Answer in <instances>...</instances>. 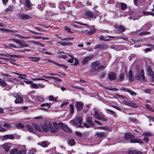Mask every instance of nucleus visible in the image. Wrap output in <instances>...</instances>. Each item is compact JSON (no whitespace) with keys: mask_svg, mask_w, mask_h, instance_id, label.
<instances>
[{"mask_svg":"<svg viewBox=\"0 0 154 154\" xmlns=\"http://www.w3.org/2000/svg\"><path fill=\"white\" fill-rule=\"evenodd\" d=\"M100 63L98 61H96L93 62L92 64V67L91 69V72H94L96 71L97 72L100 71L104 70L106 66H99Z\"/></svg>","mask_w":154,"mask_h":154,"instance_id":"1","label":"nucleus"},{"mask_svg":"<svg viewBox=\"0 0 154 154\" xmlns=\"http://www.w3.org/2000/svg\"><path fill=\"white\" fill-rule=\"evenodd\" d=\"M42 128L43 131L46 132H48L49 130L54 133L57 132V130H54L51 123L50 122H47L42 126Z\"/></svg>","mask_w":154,"mask_h":154,"instance_id":"2","label":"nucleus"},{"mask_svg":"<svg viewBox=\"0 0 154 154\" xmlns=\"http://www.w3.org/2000/svg\"><path fill=\"white\" fill-rule=\"evenodd\" d=\"M94 116L96 119L99 120H101L104 121H106L107 120L106 117L104 115L100 114L97 111H94Z\"/></svg>","mask_w":154,"mask_h":154,"instance_id":"3","label":"nucleus"},{"mask_svg":"<svg viewBox=\"0 0 154 154\" xmlns=\"http://www.w3.org/2000/svg\"><path fill=\"white\" fill-rule=\"evenodd\" d=\"M140 76L143 81H146L144 77V72L143 69H141L137 72V74L135 76V79L137 80H140L141 79Z\"/></svg>","mask_w":154,"mask_h":154,"instance_id":"4","label":"nucleus"},{"mask_svg":"<svg viewBox=\"0 0 154 154\" xmlns=\"http://www.w3.org/2000/svg\"><path fill=\"white\" fill-rule=\"evenodd\" d=\"M82 118L79 117H77L74 119L70 121L73 125H78L79 124H82Z\"/></svg>","mask_w":154,"mask_h":154,"instance_id":"5","label":"nucleus"},{"mask_svg":"<svg viewBox=\"0 0 154 154\" xmlns=\"http://www.w3.org/2000/svg\"><path fill=\"white\" fill-rule=\"evenodd\" d=\"M94 57L93 55H89L84 58L82 61V64L85 65L88 63V62L91 60Z\"/></svg>","mask_w":154,"mask_h":154,"instance_id":"6","label":"nucleus"},{"mask_svg":"<svg viewBox=\"0 0 154 154\" xmlns=\"http://www.w3.org/2000/svg\"><path fill=\"white\" fill-rule=\"evenodd\" d=\"M95 32V29H92L89 31H88L87 29H82L81 31V33H85L88 35H91L94 34Z\"/></svg>","mask_w":154,"mask_h":154,"instance_id":"7","label":"nucleus"},{"mask_svg":"<svg viewBox=\"0 0 154 154\" xmlns=\"http://www.w3.org/2000/svg\"><path fill=\"white\" fill-rule=\"evenodd\" d=\"M146 69L148 75L151 76L152 81H154V73L152 71L151 67L149 66Z\"/></svg>","mask_w":154,"mask_h":154,"instance_id":"8","label":"nucleus"},{"mask_svg":"<svg viewBox=\"0 0 154 154\" xmlns=\"http://www.w3.org/2000/svg\"><path fill=\"white\" fill-rule=\"evenodd\" d=\"M107 48V46L105 44H98L93 48V49L94 50H96L100 48L104 50Z\"/></svg>","mask_w":154,"mask_h":154,"instance_id":"9","label":"nucleus"},{"mask_svg":"<svg viewBox=\"0 0 154 154\" xmlns=\"http://www.w3.org/2000/svg\"><path fill=\"white\" fill-rule=\"evenodd\" d=\"M120 89L121 90L128 92L131 95L135 96L137 94L136 93L126 88L121 87L120 88Z\"/></svg>","mask_w":154,"mask_h":154,"instance_id":"10","label":"nucleus"},{"mask_svg":"<svg viewBox=\"0 0 154 154\" xmlns=\"http://www.w3.org/2000/svg\"><path fill=\"white\" fill-rule=\"evenodd\" d=\"M20 45V46H18L20 48H23L29 47L28 44L26 43V42L23 40H19L18 44ZM30 48V47L29 46Z\"/></svg>","mask_w":154,"mask_h":154,"instance_id":"11","label":"nucleus"},{"mask_svg":"<svg viewBox=\"0 0 154 154\" xmlns=\"http://www.w3.org/2000/svg\"><path fill=\"white\" fill-rule=\"evenodd\" d=\"M116 29L118 31V33H120L122 32L125 31V28L122 25L116 26H115Z\"/></svg>","mask_w":154,"mask_h":154,"instance_id":"12","label":"nucleus"},{"mask_svg":"<svg viewBox=\"0 0 154 154\" xmlns=\"http://www.w3.org/2000/svg\"><path fill=\"white\" fill-rule=\"evenodd\" d=\"M83 103L80 101H76L75 103V106L76 107L77 110L78 111H80L82 109Z\"/></svg>","mask_w":154,"mask_h":154,"instance_id":"13","label":"nucleus"},{"mask_svg":"<svg viewBox=\"0 0 154 154\" xmlns=\"http://www.w3.org/2000/svg\"><path fill=\"white\" fill-rule=\"evenodd\" d=\"M45 60L48 61V62H51L52 63H53L54 64H55L56 65H57V66H59L63 67H64V68H65V69H66L67 67V66H66L63 64H59L55 62L54 61H53L51 60L50 59H45Z\"/></svg>","mask_w":154,"mask_h":154,"instance_id":"14","label":"nucleus"},{"mask_svg":"<svg viewBox=\"0 0 154 154\" xmlns=\"http://www.w3.org/2000/svg\"><path fill=\"white\" fill-rule=\"evenodd\" d=\"M18 16L20 17L22 19L25 20L31 18V17L27 14L20 13L18 14Z\"/></svg>","mask_w":154,"mask_h":154,"instance_id":"15","label":"nucleus"},{"mask_svg":"<svg viewBox=\"0 0 154 154\" xmlns=\"http://www.w3.org/2000/svg\"><path fill=\"white\" fill-rule=\"evenodd\" d=\"M108 77L111 81L115 80L116 79V75L114 72H110L108 74Z\"/></svg>","mask_w":154,"mask_h":154,"instance_id":"16","label":"nucleus"},{"mask_svg":"<svg viewBox=\"0 0 154 154\" xmlns=\"http://www.w3.org/2000/svg\"><path fill=\"white\" fill-rule=\"evenodd\" d=\"M69 56L72 59H74L75 62L71 64V65L73 66H76L77 65L79 64V60L77 58H75L74 57L70 54H68Z\"/></svg>","mask_w":154,"mask_h":154,"instance_id":"17","label":"nucleus"},{"mask_svg":"<svg viewBox=\"0 0 154 154\" xmlns=\"http://www.w3.org/2000/svg\"><path fill=\"white\" fill-rule=\"evenodd\" d=\"M130 141L131 143H139L140 144H142L143 143V141L139 139H131Z\"/></svg>","mask_w":154,"mask_h":154,"instance_id":"18","label":"nucleus"},{"mask_svg":"<svg viewBox=\"0 0 154 154\" xmlns=\"http://www.w3.org/2000/svg\"><path fill=\"white\" fill-rule=\"evenodd\" d=\"M95 135L97 136L100 138H101L105 137L106 134L105 132H97Z\"/></svg>","mask_w":154,"mask_h":154,"instance_id":"19","label":"nucleus"},{"mask_svg":"<svg viewBox=\"0 0 154 154\" xmlns=\"http://www.w3.org/2000/svg\"><path fill=\"white\" fill-rule=\"evenodd\" d=\"M3 147L6 152H8L10 148L11 144L9 143H5L2 145Z\"/></svg>","mask_w":154,"mask_h":154,"instance_id":"20","label":"nucleus"},{"mask_svg":"<svg viewBox=\"0 0 154 154\" xmlns=\"http://www.w3.org/2000/svg\"><path fill=\"white\" fill-rule=\"evenodd\" d=\"M14 137V135L13 134H7L4 135L3 137L4 140H6L8 139H13Z\"/></svg>","mask_w":154,"mask_h":154,"instance_id":"21","label":"nucleus"},{"mask_svg":"<svg viewBox=\"0 0 154 154\" xmlns=\"http://www.w3.org/2000/svg\"><path fill=\"white\" fill-rule=\"evenodd\" d=\"M128 106L132 108H136L138 106V104L131 100L129 101Z\"/></svg>","mask_w":154,"mask_h":154,"instance_id":"22","label":"nucleus"},{"mask_svg":"<svg viewBox=\"0 0 154 154\" xmlns=\"http://www.w3.org/2000/svg\"><path fill=\"white\" fill-rule=\"evenodd\" d=\"M60 125H61V128L64 129L65 131L68 132L69 133L71 132V130L69 128H68L63 123H60Z\"/></svg>","mask_w":154,"mask_h":154,"instance_id":"23","label":"nucleus"},{"mask_svg":"<svg viewBox=\"0 0 154 154\" xmlns=\"http://www.w3.org/2000/svg\"><path fill=\"white\" fill-rule=\"evenodd\" d=\"M92 117H88L86 119V122L90 125L93 126L94 125V124L92 122Z\"/></svg>","mask_w":154,"mask_h":154,"instance_id":"24","label":"nucleus"},{"mask_svg":"<svg viewBox=\"0 0 154 154\" xmlns=\"http://www.w3.org/2000/svg\"><path fill=\"white\" fill-rule=\"evenodd\" d=\"M25 4L28 8L29 9H32V4H31L29 0H25Z\"/></svg>","mask_w":154,"mask_h":154,"instance_id":"25","label":"nucleus"},{"mask_svg":"<svg viewBox=\"0 0 154 154\" xmlns=\"http://www.w3.org/2000/svg\"><path fill=\"white\" fill-rule=\"evenodd\" d=\"M129 154H142L143 153L140 151L137 150H134L129 151L128 152Z\"/></svg>","mask_w":154,"mask_h":154,"instance_id":"26","label":"nucleus"},{"mask_svg":"<svg viewBox=\"0 0 154 154\" xmlns=\"http://www.w3.org/2000/svg\"><path fill=\"white\" fill-rule=\"evenodd\" d=\"M49 143L47 141H43L38 143V145H40L43 147H47L49 145Z\"/></svg>","mask_w":154,"mask_h":154,"instance_id":"27","label":"nucleus"},{"mask_svg":"<svg viewBox=\"0 0 154 154\" xmlns=\"http://www.w3.org/2000/svg\"><path fill=\"white\" fill-rule=\"evenodd\" d=\"M85 14L86 16L88 17L92 18L94 16L93 13L89 11H86Z\"/></svg>","mask_w":154,"mask_h":154,"instance_id":"28","label":"nucleus"},{"mask_svg":"<svg viewBox=\"0 0 154 154\" xmlns=\"http://www.w3.org/2000/svg\"><path fill=\"white\" fill-rule=\"evenodd\" d=\"M103 88L107 89L108 90H111L113 91H117L118 90V89L116 88H111V87L109 86H103Z\"/></svg>","mask_w":154,"mask_h":154,"instance_id":"29","label":"nucleus"},{"mask_svg":"<svg viewBox=\"0 0 154 154\" xmlns=\"http://www.w3.org/2000/svg\"><path fill=\"white\" fill-rule=\"evenodd\" d=\"M124 138L126 139H128L134 138L133 135L130 134H125L124 136Z\"/></svg>","mask_w":154,"mask_h":154,"instance_id":"30","label":"nucleus"},{"mask_svg":"<svg viewBox=\"0 0 154 154\" xmlns=\"http://www.w3.org/2000/svg\"><path fill=\"white\" fill-rule=\"evenodd\" d=\"M6 82L2 79L0 78V85L2 87H5L7 85Z\"/></svg>","mask_w":154,"mask_h":154,"instance_id":"31","label":"nucleus"},{"mask_svg":"<svg viewBox=\"0 0 154 154\" xmlns=\"http://www.w3.org/2000/svg\"><path fill=\"white\" fill-rule=\"evenodd\" d=\"M129 80L131 81H133L134 80V77L133 75V72L131 71H129L128 72Z\"/></svg>","mask_w":154,"mask_h":154,"instance_id":"32","label":"nucleus"},{"mask_svg":"<svg viewBox=\"0 0 154 154\" xmlns=\"http://www.w3.org/2000/svg\"><path fill=\"white\" fill-rule=\"evenodd\" d=\"M120 4L121 5V8L122 9L125 10L127 8V5L126 4L120 2Z\"/></svg>","mask_w":154,"mask_h":154,"instance_id":"33","label":"nucleus"},{"mask_svg":"<svg viewBox=\"0 0 154 154\" xmlns=\"http://www.w3.org/2000/svg\"><path fill=\"white\" fill-rule=\"evenodd\" d=\"M14 74H15L17 75H19V76L18 77L19 78L22 79H26L25 77H26V75H22L16 72H14Z\"/></svg>","mask_w":154,"mask_h":154,"instance_id":"34","label":"nucleus"},{"mask_svg":"<svg viewBox=\"0 0 154 154\" xmlns=\"http://www.w3.org/2000/svg\"><path fill=\"white\" fill-rule=\"evenodd\" d=\"M142 135L146 136L151 137L153 135V134L150 132L146 131L143 133Z\"/></svg>","mask_w":154,"mask_h":154,"instance_id":"35","label":"nucleus"},{"mask_svg":"<svg viewBox=\"0 0 154 154\" xmlns=\"http://www.w3.org/2000/svg\"><path fill=\"white\" fill-rule=\"evenodd\" d=\"M59 123V124L57 123H56V122H54L53 123V125H54V127L55 128H54V130H55V129L57 130V129H58V128H60V126H61V125H60V123Z\"/></svg>","mask_w":154,"mask_h":154,"instance_id":"36","label":"nucleus"},{"mask_svg":"<svg viewBox=\"0 0 154 154\" xmlns=\"http://www.w3.org/2000/svg\"><path fill=\"white\" fill-rule=\"evenodd\" d=\"M69 107L70 114H72L73 113L74 110V106L72 104H70Z\"/></svg>","mask_w":154,"mask_h":154,"instance_id":"37","label":"nucleus"},{"mask_svg":"<svg viewBox=\"0 0 154 154\" xmlns=\"http://www.w3.org/2000/svg\"><path fill=\"white\" fill-rule=\"evenodd\" d=\"M7 81L11 83H14V80H17L16 79L14 78H12L11 77V76L9 77H8L7 79Z\"/></svg>","mask_w":154,"mask_h":154,"instance_id":"38","label":"nucleus"},{"mask_svg":"<svg viewBox=\"0 0 154 154\" xmlns=\"http://www.w3.org/2000/svg\"><path fill=\"white\" fill-rule=\"evenodd\" d=\"M68 144L70 146H72L75 145V141L73 139H71L68 142Z\"/></svg>","mask_w":154,"mask_h":154,"instance_id":"39","label":"nucleus"},{"mask_svg":"<svg viewBox=\"0 0 154 154\" xmlns=\"http://www.w3.org/2000/svg\"><path fill=\"white\" fill-rule=\"evenodd\" d=\"M0 30L2 31H3L5 32H16V31H14L13 30H11L10 29H5V28H1L0 29Z\"/></svg>","mask_w":154,"mask_h":154,"instance_id":"40","label":"nucleus"},{"mask_svg":"<svg viewBox=\"0 0 154 154\" xmlns=\"http://www.w3.org/2000/svg\"><path fill=\"white\" fill-rule=\"evenodd\" d=\"M26 152L24 149H22L18 150H17L16 154H25Z\"/></svg>","mask_w":154,"mask_h":154,"instance_id":"41","label":"nucleus"},{"mask_svg":"<svg viewBox=\"0 0 154 154\" xmlns=\"http://www.w3.org/2000/svg\"><path fill=\"white\" fill-rule=\"evenodd\" d=\"M26 127L30 132L32 133L34 132V130L33 129L31 126L29 125H27L26 126Z\"/></svg>","mask_w":154,"mask_h":154,"instance_id":"42","label":"nucleus"},{"mask_svg":"<svg viewBox=\"0 0 154 154\" xmlns=\"http://www.w3.org/2000/svg\"><path fill=\"white\" fill-rule=\"evenodd\" d=\"M30 87L32 88L37 89L38 88V84L36 83H31L30 85Z\"/></svg>","mask_w":154,"mask_h":154,"instance_id":"43","label":"nucleus"},{"mask_svg":"<svg viewBox=\"0 0 154 154\" xmlns=\"http://www.w3.org/2000/svg\"><path fill=\"white\" fill-rule=\"evenodd\" d=\"M46 50H47L46 49L43 48L42 51H41L42 53H43L44 54H49V55H54V54L52 53L46 52Z\"/></svg>","mask_w":154,"mask_h":154,"instance_id":"44","label":"nucleus"},{"mask_svg":"<svg viewBox=\"0 0 154 154\" xmlns=\"http://www.w3.org/2000/svg\"><path fill=\"white\" fill-rule=\"evenodd\" d=\"M17 150V149L14 148L11 149L10 151V153L11 154H14L16 153Z\"/></svg>","mask_w":154,"mask_h":154,"instance_id":"45","label":"nucleus"},{"mask_svg":"<svg viewBox=\"0 0 154 154\" xmlns=\"http://www.w3.org/2000/svg\"><path fill=\"white\" fill-rule=\"evenodd\" d=\"M59 38L63 41H68L73 39V37L67 38H61V37H59Z\"/></svg>","mask_w":154,"mask_h":154,"instance_id":"46","label":"nucleus"},{"mask_svg":"<svg viewBox=\"0 0 154 154\" xmlns=\"http://www.w3.org/2000/svg\"><path fill=\"white\" fill-rule=\"evenodd\" d=\"M32 125L33 127L38 131H39L40 129V128L37 124L33 123L32 124Z\"/></svg>","mask_w":154,"mask_h":154,"instance_id":"47","label":"nucleus"},{"mask_svg":"<svg viewBox=\"0 0 154 154\" xmlns=\"http://www.w3.org/2000/svg\"><path fill=\"white\" fill-rule=\"evenodd\" d=\"M14 7L13 6L11 5L9 6L8 7L6 8L5 10V11L6 12H7L9 11H12L14 9Z\"/></svg>","mask_w":154,"mask_h":154,"instance_id":"48","label":"nucleus"},{"mask_svg":"<svg viewBox=\"0 0 154 154\" xmlns=\"http://www.w3.org/2000/svg\"><path fill=\"white\" fill-rule=\"evenodd\" d=\"M51 104V103H44L43 104H42L40 106L42 107L43 106H47L48 108H50V105Z\"/></svg>","mask_w":154,"mask_h":154,"instance_id":"49","label":"nucleus"},{"mask_svg":"<svg viewBox=\"0 0 154 154\" xmlns=\"http://www.w3.org/2000/svg\"><path fill=\"white\" fill-rule=\"evenodd\" d=\"M143 14H146V15H149L154 16V13L150 12L143 11Z\"/></svg>","mask_w":154,"mask_h":154,"instance_id":"50","label":"nucleus"},{"mask_svg":"<svg viewBox=\"0 0 154 154\" xmlns=\"http://www.w3.org/2000/svg\"><path fill=\"white\" fill-rule=\"evenodd\" d=\"M73 45L72 43L71 42H63L61 43V45L63 46L65 45Z\"/></svg>","mask_w":154,"mask_h":154,"instance_id":"51","label":"nucleus"},{"mask_svg":"<svg viewBox=\"0 0 154 154\" xmlns=\"http://www.w3.org/2000/svg\"><path fill=\"white\" fill-rule=\"evenodd\" d=\"M23 99L22 97H20L16 99L15 100V103H20L22 101Z\"/></svg>","mask_w":154,"mask_h":154,"instance_id":"52","label":"nucleus"},{"mask_svg":"<svg viewBox=\"0 0 154 154\" xmlns=\"http://www.w3.org/2000/svg\"><path fill=\"white\" fill-rule=\"evenodd\" d=\"M16 127L18 128H22L24 127L23 125L21 123H19L16 125Z\"/></svg>","mask_w":154,"mask_h":154,"instance_id":"53","label":"nucleus"},{"mask_svg":"<svg viewBox=\"0 0 154 154\" xmlns=\"http://www.w3.org/2000/svg\"><path fill=\"white\" fill-rule=\"evenodd\" d=\"M30 58L32 59L31 60L33 61H37L40 59V58L38 57H31Z\"/></svg>","mask_w":154,"mask_h":154,"instance_id":"54","label":"nucleus"},{"mask_svg":"<svg viewBox=\"0 0 154 154\" xmlns=\"http://www.w3.org/2000/svg\"><path fill=\"white\" fill-rule=\"evenodd\" d=\"M106 72L104 71L102 72L100 74V75L99 76V77L101 78H103L105 77L106 75Z\"/></svg>","mask_w":154,"mask_h":154,"instance_id":"55","label":"nucleus"},{"mask_svg":"<svg viewBox=\"0 0 154 154\" xmlns=\"http://www.w3.org/2000/svg\"><path fill=\"white\" fill-rule=\"evenodd\" d=\"M3 126L8 129H9L11 128L10 125L7 123H4L3 124Z\"/></svg>","mask_w":154,"mask_h":154,"instance_id":"56","label":"nucleus"},{"mask_svg":"<svg viewBox=\"0 0 154 154\" xmlns=\"http://www.w3.org/2000/svg\"><path fill=\"white\" fill-rule=\"evenodd\" d=\"M124 78V75L123 73L119 75V80L122 81Z\"/></svg>","mask_w":154,"mask_h":154,"instance_id":"57","label":"nucleus"},{"mask_svg":"<svg viewBox=\"0 0 154 154\" xmlns=\"http://www.w3.org/2000/svg\"><path fill=\"white\" fill-rule=\"evenodd\" d=\"M129 122L131 121V122H137V120L136 118H129Z\"/></svg>","mask_w":154,"mask_h":154,"instance_id":"58","label":"nucleus"},{"mask_svg":"<svg viewBox=\"0 0 154 154\" xmlns=\"http://www.w3.org/2000/svg\"><path fill=\"white\" fill-rule=\"evenodd\" d=\"M36 152V150L35 149H32L28 152V154H34Z\"/></svg>","mask_w":154,"mask_h":154,"instance_id":"59","label":"nucleus"},{"mask_svg":"<svg viewBox=\"0 0 154 154\" xmlns=\"http://www.w3.org/2000/svg\"><path fill=\"white\" fill-rule=\"evenodd\" d=\"M75 22L76 23H78L81 25H85V26H87V27L89 26L88 24H86V23H82L81 22H77V21H75Z\"/></svg>","mask_w":154,"mask_h":154,"instance_id":"60","label":"nucleus"},{"mask_svg":"<svg viewBox=\"0 0 154 154\" xmlns=\"http://www.w3.org/2000/svg\"><path fill=\"white\" fill-rule=\"evenodd\" d=\"M75 134L77 136L81 137L82 136V134L79 131L75 132Z\"/></svg>","mask_w":154,"mask_h":154,"instance_id":"61","label":"nucleus"},{"mask_svg":"<svg viewBox=\"0 0 154 154\" xmlns=\"http://www.w3.org/2000/svg\"><path fill=\"white\" fill-rule=\"evenodd\" d=\"M51 79H55L57 81L61 82L62 79L54 77H51Z\"/></svg>","mask_w":154,"mask_h":154,"instance_id":"62","label":"nucleus"},{"mask_svg":"<svg viewBox=\"0 0 154 154\" xmlns=\"http://www.w3.org/2000/svg\"><path fill=\"white\" fill-rule=\"evenodd\" d=\"M59 57L65 59L67 57V56L66 55H60L59 56Z\"/></svg>","mask_w":154,"mask_h":154,"instance_id":"63","label":"nucleus"},{"mask_svg":"<svg viewBox=\"0 0 154 154\" xmlns=\"http://www.w3.org/2000/svg\"><path fill=\"white\" fill-rule=\"evenodd\" d=\"M129 100H124L122 102V103L123 104L128 106V105L129 102Z\"/></svg>","mask_w":154,"mask_h":154,"instance_id":"64","label":"nucleus"}]
</instances>
